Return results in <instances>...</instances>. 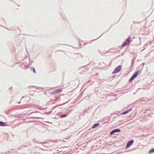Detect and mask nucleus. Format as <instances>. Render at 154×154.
Wrapping results in <instances>:
<instances>
[{
  "mask_svg": "<svg viewBox=\"0 0 154 154\" xmlns=\"http://www.w3.org/2000/svg\"><path fill=\"white\" fill-rule=\"evenodd\" d=\"M120 130L119 129H114L113 130H112L110 133V135L112 134L113 133H116V132H120Z\"/></svg>",
  "mask_w": 154,
  "mask_h": 154,
  "instance_id": "423d86ee",
  "label": "nucleus"
},
{
  "mask_svg": "<svg viewBox=\"0 0 154 154\" xmlns=\"http://www.w3.org/2000/svg\"><path fill=\"white\" fill-rule=\"evenodd\" d=\"M67 116V115L66 114H63L60 116V118H62L66 117Z\"/></svg>",
  "mask_w": 154,
  "mask_h": 154,
  "instance_id": "1a4fd4ad",
  "label": "nucleus"
},
{
  "mask_svg": "<svg viewBox=\"0 0 154 154\" xmlns=\"http://www.w3.org/2000/svg\"><path fill=\"white\" fill-rule=\"evenodd\" d=\"M4 122H0V126H4Z\"/></svg>",
  "mask_w": 154,
  "mask_h": 154,
  "instance_id": "9d476101",
  "label": "nucleus"
},
{
  "mask_svg": "<svg viewBox=\"0 0 154 154\" xmlns=\"http://www.w3.org/2000/svg\"><path fill=\"white\" fill-rule=\"evenodd\" d=\"M129 110L128 111H125L124 113L123 114H126V113H127L128 112Z\"/></svg>",
  "mask_w": 154,
  "mask_h": 154,
  "instance_id": "9b49d317",
  "label": "nucleus"
},
{
  "mask_svg": "<svg viewBox=\"0 0 154 154\" xmlns=\"http://www.w3.org/2000/svg\"><path fill=\"white\" fill-rule=\"evenodd\" d=\"M130 38L129 37L125 40L122 45V47H125L130 44Z\"/></svg>",
  "mask_w": 154,
  "mask_h": 154,
  "instance_id": "f257e3e1",
  "label": "nucleus"
},
{
  "mask_svg": "<svg viewBox=\"0 0 154 154\" xmlns=\"http://www.w3.org/2000/svg\"><path fill=\"white\" fill-rule=\"evenodd\" d=\"M33 71L35 73V69H33Z\"/></svg>",
  "mask_w": 154,
  "mask_h": 154,
  "instance_id": "f8f14e48",
  "label": "nucleus"
},
{
  "mask_svg": "<svg viewBox=\"0 0 154 154\" xmlns=\"http://www.w3.org/2000/svg\"><path fill=\"white\" fill-rule=\"evenodd\" d=\"M139 73V71H136L133 74L131 77L129 81L131 82L132 80H134L138 75Z\"/></svg>",
  "mask_w": 154,
  "mask_h": 154,
  "instance_id": "f03ea898",
  "label": "nucleus"
},
{
  "mask_svg": "<svg viewBox=\"0 0 154 154\" xmlns=\"http://www.w3.org/2000/svg\"><path fill=\"white\" fill-rule=\"evenodd\" d=\"M153 152H154V148H152L149 151V153L151 154Z\"/></svg>",
  "mask_w": 154,
  "mask_h": 154,
  "instance_id": "0eeeda50",
  "label": "nucleus"
},
{
  "mask_svg": "<svg viewBox=\"0 0 154 154\" xmlns=\"http://www.w3.org/2000/svg\"><path fill=\"white\" fill-rule=\"evenodd\" d=\"M122 69V66H119L117 67L115 69L114 71L112 72L113 74L117 73L121 70Z\"/></svg>",
  "mask_w": 154,
  "mask_h": 154,
  "instance_id": "7ed1b4c3",
  "label": "nucleus"
},
{
  "mask_svg": "<svg viewBox=\"0 0 154 154\" xmlns=\"http://www.w3.org/2000/svg\"><path fill=\"white\" fill-rule=\"evenodd\" d=\"M99 125V123L94 124V125L92 127V128H95L97 126H98Z\"/></svg>",
  "mask_w": 154,
  "mask_h": 154,
  "instance_id": "6e6552de",
  "label": "nucleus"
},
{
  "mask_svg": "<svg viewBox=\"0 0 154 154\" xmlns=\"http://www.w3.org/2000/svg\"><path fill=\"white\" fill-rule=\"evenodd\" d=\"M62 89H58L57 90H55V91H54L52 92L51 93V94H57L60 93L62 92Z\"/></svg>",
  "mask_w": 154,
  "mask_h": 154,
  "instance_id": "39448f33",
  "label": "nucleus"
},
{
  "mask_svg": "<svg viewBox=\"0 0 154 154\" xmlns=\"http://www.w3.org/2000/svg\"><path fill=\"white\" fill-rule=\"evenodd\" d=\"M134 141V140H131V141H128L127 144L126 148H128L131 146L133 143Z\"/></svg>",
  "mask_w": 154,
  "mask_h": 154,
  "instance_id": "20e7f679",
  "label": "nucleus"
}]
</instances>
